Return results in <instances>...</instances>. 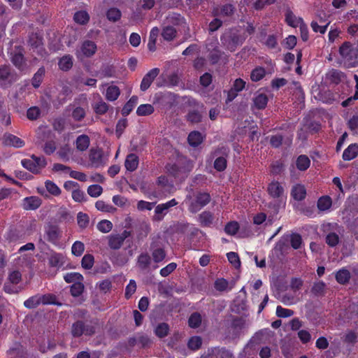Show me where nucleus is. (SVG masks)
<instances>
[{
    "instance_id": "nucleus-45",
    "label": "nucleus",
    "mask_w": 358,
    "mask_h": 358,
    "mask_svg": "<svg viewBox=\"0 0 358 358\" xmlns=\"http://www.w3.org/2000/svg\"><path fill=\"white\" fill-rule=\"evenodd\" d=\"M107 19L113 22H116L120 20L122 17L121 11L117 8H110L106 12Z\"/></svg>"
},
{
    "instance_id": "nucleus-14",
    "label": "nucleus",
    "mask_w": 358,
    "mask_h": 358,
    "mask_svg": "<svg viewBox=\"0 0 358 358\" xmlns=\"http://www.w3.org/2000/svg\"><path fill=\"white\" fill-rule=\"evenodd\" d=\"M97 46L94 41H84L80 47V52L85 57H92L96 52Z\"/></svg>"
},
{
    "instance_id": "nucleus-60",
    "label": "nucleus",
    "mask_w": 358,
    "mask_h": 358,
    "mask_svg": "<svg viewBox=\"0 0 358 358\" xmlns=\"http://www.w3.org/2000/svg\"><path fill=\"white\" fill-rule=\"evenodd\" d=\"M85 250V245L83 242L76 241L73 243L71 247V252L76 257H80L83 255Z\"/></svg>"
},
{
    "instance_id": "nucleus-1",
    "label": "nucleus",
    "mask_w": 358,
    "mask_h": 358,
    "mask_svg": "<svg viewBox=\"0 0 358 358\" xmlns=\"http://www.w3.org/2000/svg\"><path fill=\"white\" fill-rule=\"evenodd\" d=\"M98 327V320H77L71 326V334L74 338H79L83 335L92 336L96 333Z\"/></svg>"
},
{
    "instance_id": "nucleus-25",
    "label": "nucleus",
    "mask_w": 358,
    "mask_h": 358,
    "mask_svg": "<svg viewBox=\"0 0 358 358\" xmlns=\"http://www.w3.org/2000/svg\"><path fill=\"white\" fill-rule=\"evenodd\" d=\"M48 264L50 267L60 268L64 264V256L60 253L53 252L48 257Z\"/></svg>"
},
{
    "instance_id": "nucleus-33",
    "label": "nucleus",
    "mask_w": 358,
    "mask_h": 358,
    "mask_svg": "<svg viewBox=\"0 0 358 358\" xmlns=\"http://www.w3.org/2000/svg\"><path fill=\"white\" fill-rule=\"evenodd\" d=\"M332 205V199L329 196H322L319 198L317 206L319 210L325 211L329 210Z\"/></svg>"
},
{
    "instance_id": "nucleus-36",
    "label": "nucleus",
    "mask_w": 358,
    "mask_h": 358,
    "mask_svg": "<svg viewBox=\"0 0 358 358\" xmlns=\"http://www.w3.org/2000/svg\"><path fill=\"white\" fill-rule=\"evenodd\" d=\"M169 325L166 322H161L157 325L154 332L158 338H163L169 334Z\"/></svg>"
},
{
    "instance_id": "nucleus-9",
    "label": "nucleus",
    "mask_w": 358,
    "mask_h": 358,
    "mask_svg": "<svg viewBox=\"0 0 358 358\" xmlns=\"http://www.w3.org/2000/svg\"><path fill=\"white\" fill-rule=\"evenodd\" d=\"M160 70L159 68H153L150 70L143 78L140 85L141 90L146 91L151 85L155 78L159 75Z\"/></svg>"
},
{
    "instance_id": "nucleus-53",
    "label": "nucleus",
    "mask_w": 358,
    "mask_h": 358,
    "mask_svg": "<svg viewBox=\"0 0 358 358\" xmlns=\"http://www.w3.org/2000/svg\"><path fill=\"white\" fill-rule=\"evenodd\" d=\"M202 345V339L200 336H194L191 337L187 343V346L190 350H197Z\"/></svg>"
},
{
    "instance_id": "nucleus-13",
    "label": "nucleus",
    "mask_w": 358,
    "mask_h": 358,
    "mask_svg": "<svg viewBox=\"0 0 358 358\" xmlns=\"http://www.w3.org/2000/svg\"><path fill=\"white\" fill-rule=\"evenodd\" d=\"M45 235L48 242L57 245L60 238L61 233L57 226L49 225L45 230Z\"/></svg>"
},
{
    "instance_id": "nucleus-49",
    "label": "nucleus",
    "mask_w": 358,
    "mask_h": 358,
    "mask_svg": "<svg viewBox=\"0 0 358 358\" xmlns=\"http://www.w3.org/2000/svg\"><path fill=\"white\" fill-rule=\"evenodd\" d=\"M77 222L80 229H86L90 223L89 215L87 213L79 212L77 214Z\"/></svg>"
},
{
    "instance_id": "nucleus-5",
    "label": "nucleus",
    "mask_w": 358,
    "mask_h": 358,
    "mask_svg": "<svg viewBox=\"0 0 358 358\" xmlns=\"http://www.w3.org/2000/svg\"><path fill=\"white\" fill-rule=\"evenodd\" d=\"M210 195L207 192H199L194 201H192L189 206V210L192 213H196L202 208L208 204L210 201Z\"/></svg>"
},
{
    "instance_id": "nucleus-32",
    "label": "nucleus",
    "mask_w": 358,
    "mask_h": 358,
    "mask_svg": "<svg viewBox=\"0 0 358 358\" xmlns=\"http://www.w3.org/2000/svg\"><path fill=\"white\" fill-rule=\"evenodd\" d=\"M224 54V52H222L218 47H215L210 51L208 55V59L212 65H215L220 62Z\"/></svg>"
},
{
    "instance_id": "nucleus-47",
    "label": "nucleus",
    "mask_w": 358,
    "mask_h": 358,
    "mask_svg": "<svg viewBox=\"0 0 358 358\" xmlns=\"http://www.w3.org/2000/svg\"><path fill=\"white\" fill-rule=\"evenodd\" d=\"M240 228L239 224L236 221H231L226 224L224 227V232L231 236H234L237 234Z\"/></svg>"
},
{
    "instance_id": "nucleus-4",
    "label": "nucleus",
    "mask_w": 358,
    "mask_h": 358,
    "mask_svg": "<svg viewBox=\"0 0 358 358\" xmlns=\"http://www.w3.org/2000/svg\"><path fill=\"white\" fill-rule=\"evenodd\" d=\"M17 80V76L11 71L9 66H0V87L6 89L10 87Z\"/></svg>"
},
{
    "instance_id": "nucleus-2",
    "label": "nucleus",
    "mask_w": 358,
    "mask_h": 358,
    "mask_svg": "<svg viewBox=\"0 0 358 358\" xmlns=\"http://www.w3.org/2000/svg\"><path fill=\"white\" fill-rule=\"evenodd\" d=\"M193 167V163L190 160L184 163H169L165 166L166 172L169 175L180 180H185L192 171Z\"/></svg>"
},
{
    "instance_id": "nucleus-40",
    "label": "nucleus",
    "mask_w": 358,
    "mask_h": 358,
    "mask_svg": "<svg viewBox=\"0 0 358 358\" xmlns=\"http://www.w3.org/2000/svg\"><path fill=\"white\" fill-rule=\"evenodd\" d=\"M244 326L245 320L242 317H236L232 320L231 323V328L235 335L239 334Z\"/></svg>"
},
{
    "instance_id": "nucleus-16",
    "label": "nucleus",
    "mask_w": 358,
    "mask_h": 358,
    "mask_svg": "<svg viewBox=\"0 0 358 358\" xmlns=\"http://www.w3.org/2000/svg\"><path fill=\"white\" fill-rule=\"evenodd\" d=\"M3 143L6 145L17 148H22L25 144L23 140L11 134H6L4 135Z\"/></svg>"
},
{
    "instance_id": "nucleus-57",
    "label": "nucleus",
    "mask_w": 358,
    "mask_h": 358,
    "mask_svg": "<svg viewBox=\"0 0 358 358\" xmlns=\"http://www.w3.org/2000/svg\"><path fill=\"white\" fill-rule=\"evenodd\" d=\"M94 257L91 254L85 255L81 260V266L85 269H90L94 266Z\"/></svg>"
},
{
    "instance_id": "nucleus-64",
    "label": "nucleus",
    "mask_w": 358,
    "mask_h": 358,
    "mask_svg": "<svg viewBox=\"0 0 358 358\" xmlns=\"http://www.w3.org/2000/svg\"><path fill=\"white\" fill-rule=\"evenodd\" d=\"M85 115V110L80 106H78L73 110L71 116L75 121H81L84 119Z\"/></svg>"
},
{
    "instance_id": "nucleus-6",
    "label": "nucleus",
    "mask_w": 358,
    "mask_h": 358,
    "mask_svg": "<svg viewBox=\"0 0 358 358\" xmlns=\"http://www.w3.org/2000/svg\"><path fill=\"white\" fill-rule=\"evenodd\" d=\"M341 56L346 61L352 62L357 58V52L351 43L344 42L339 48Z\"/></svg>"
},
{
    "instance_id": "nucleus-31",
    "label": "nucleus",
    "mask_w": 358,
    "mask_h": 358,
    "mask_svg": "<svg viewBox=\"0 0 358 358\" xmlns=\"http://www.w3.org/2000/svg\"><path fill=\"white\" fill-rule=\"evenodd\" d=\"M326 284L322 280L315 282L311 287V293L315 296H322L326 292Z\"/></svg>"
},
{
    "instance_id": "nucleus-12",
    "label": "nucleus",
    "mask_w": 358,
    "mask_h": 358,
    "mask_svg": "<svg viewBox=\"0 0 358 358\" xmlns=\"http://www.w3.org/2000/svg\"><path fill=\"white\" fill-rule=\"evenodd\" d=\"M267 192L271 197L279 199L284 194V187L278 181L273 180L268 184Z\"/></svg>"
},
{
    "instance_id": "nucleus-51",
    "label": "nucleus",
    "mask_w": 358,
    "mask_h": 358,
    "mask_svg": "<svg viewBox=\"0 0 358 358\" xmlns=\"http://www.w3.org/2000/svg\"><path fill=\"white\" fill-rule=\"evenodd\" d=\"M84 285L82 281L73 283L71 286L70 292L73 297L80 296L84 291Z\"/></svg>"
},
{
    "instance_id": "nucleus-44",
    "label": "nucleus",
    "mask_w": 358,
    "mask_h": 358,
    "mask_svg": "<svg viewBox=\"0 0 358 358\" xmlns=\"http://www.w3.org/2000/svg\"><path fill=\"white\" fill-rule=\"evenodd\" d=\"M285 21L288 25L296 27L299 23L303 22L302 18H297L292 11H287L285 14Z\"/></svg>"
},
{
    "instance_id": "nucleus-23",
    "label": "nucleus",
    "mask_w": 358,
    "mask_h": 358,
    "mask_svg": "<svg viewBox=\"0 0 358 358\" xmlns=\"http://www.w3.org/2000/svg\"><path fill=\"white\" fill-rule=\"evenodd\" d=\"M268 98L264 93H259L253 98L255 107L258 110L264 109L268 103Z\"/></svg>"
},
{
    "instance_id": "nucleus-26",
    "label": "nucleus",
    "mask_w": 358,
    "mask_h": 358,
    "mask_svg": "<svg viewBox=\"0 0 358 358\" xmlns=\"http://www.w3.org/2000/svg\"><path fill=\"white\" fill-rule=\"evenodd\" d=\"M296 167L300 171H306L310 166V160L306 155H299L296 159Z\"/></svg>"
},
{
    "instance_id": "nucleus-21",
    "label": "nucleus",
    "mask_w": 358,
    "mask_h": 358,
    "mask_svg": "<svg viewBox=\"0 0 358 358\" xmlns=\"http://www.w3.org/2000/svg\"><path fill=\"white\" fill-rule=\"evenodd\" d=\"M151 262L152 259L147 252L141 253L137 258V266L141 271L148 270Z\"/></svg>"
},
{
    "instance_id": "nucleus-41",
    "label": "nucleus",
    "mask_w": 358,
    "mask_h": 358,
    "mask_svg": "<svg viewBox=\"0 0 358 358\" xmlns=\"http://www.w3.org/2000/svg\"><path fill=\"white\" fill-rule=\"evenodd\" d=\"M202 322V317L199 313L194 312L188 318V325L192 329L198 328Z\"/></svg>"
},
{
    "instance_id": "nucleus-62",
    "label": "nucleus",
    "mask_w": 358,
    "mask_h": 358,
    "mask_svg": "<svg viewBox=\"0 0 358 358\" xmlns=\"http://www.w3.org/2000/svg\"><path fill=\"white\" fill-rule=\"evenodd\" d=\"M101 76L104 78L114 77L115 74V70L113 65H103L101 71Z\"/></svg>"
},
{
    "instance_id": "nucleus-54",
    "label": "nucleus",
    "mask_w": 358,
    "mask_h": 358,
    "mask_svg": "<svg viewBox=\"0 0 358 358\" xmlns=\"http://www.w3.org/2000/svg\"><path fill=\"white\" fill-rule=\"evenodd\" d=\"M96 208L101 212L104 213H111L115 210L113 206L106 203L105 201L102 200H99L95 203Z\"/></svg>"
},
{
    "instance_id": "nucleus-19",
    "label": "nucleus",
    "mask_w": 358,
    "mask_h": 358,
    "mask_svg": "<svg viewBox=\"0 0 358 358\" xmlns=\"http://www.w3.org/2000/svg\"><path fill=\"white\" fill-rule=\"evenodd\" d=\"M90 161L92 166L98 167L102 164L103 152L101 149L92 148L89 155Z\"/></svg>"
},
{
    "instance_id": "nucleus-52",
    "label": "nucleus",
    "mask_w": 358,
    "mask_h": 358,
    "mask_svg": "<svg viewBox=\"0 0 358 358\" xmlns=\"http://www.w3.org/2000/svg\"><path fill=\"white\" fill-rule=\"evenodd\" d=\"M326 243L331 248L336 246L340 241L339 236L335 232H329L325 238Z\"/></svg>"
},
{
    "instance_id": "nucleus-58",
    "label": "nucleus",
    "mask_w": 358,
    "mask_h": 358,
    "mask_svg": "<svg viewBox=\"0 0 358 358\" xmlns=\"http://www.w3.org/2000/svg\"><path fill=\"white\" fill-rule=\"evenodd\" d=\"M97 229L102 233H108L113 229V223L108 220H103L98 222Z\"/></svg>"
},
{
    "instance_id": "nucleus-56",
    "label": "nucleus",
    "mask_w": 358,
    "mask_h": 358,
    "mask_svg": "<svg viewBox=\"0 0 358 358\" xmlns=\"http://www.w3.org/2000/svg\"><path fill=\"white\" fill-rule=\"evenodd\" d=\"M166 255L165 250L162 248H156L152 252V257L155 263L162 262L165 259Z\"/></svg>"
},
{
    "instance_id": "nucleus-38",
    "label": "nucleus",
    "mask_w": 358,
    "mask_h": 358,
    "mask_svg": "<svg viewBox=\"0 0 358 358\" xmlns=\"http://www.w3.org/2000/svg\"><path fill=\"white\" fill-rule=\"evenodd\" d=\"M45 70L44 66L40 67L38 71L34 73L32 79H31V85L34 88H38L40 87L43 76L45 75Z\"/></svg>"
},
{
    "instance_id": "nucleus-46",
    "label": "nucleus",
    "mask_w": 358,
    "mask_h": 358,
    "mask_svg": "<svg viewBox=\"0 0 358 358\" xmlns=\"http://www.w3.org/2000/svg\"><path fill=\"white\" fill-rule=\"evenodd\" d=\"M153 185V183H144L141 186V189L142 192H143L144 194H145L147 197L149 199L156 198L158 196V193L152 189Z\"/></svg>"
},
{
    "instance_id": "nucleus-29",
    "label": "nucleus",
    "mask_w": 358,
    "mask_h": 358,
    "mask_svg": "<svg viewBox=\"0 0 358 358\" xmlns=\"http://www.w3.org/2000/svg\"><path fill=\"white\" fill-rule=\"evenodd\" d=\"M199 220L202 227H210L214 220L213 214L210 211H203L199 215Z\"/></svg>"
},
{
    "instance_id": "nucleus-43",
    "label": "nucleus",
    "mask_w": 358,
    "mask_h": 358,
    "mask_svg": "<svg viewBox=\"0 0 358 358\" xmlns=\"http://www.w3.org/2000/svg\"><path fill=\"white\" fill-rule=\"evenodd\" d=\"M41 303L40 294H36L24 301V306L28 309H33Z\"/></svg>"
},
{
    "instance_id": "nucleus-48",
    "label": "nucleus",
    "mask_w": 358,
    "mask_h": 358,
    "mask_svg": "<svg viewBox=\"0 0 358 358\" xmlns=\"http://www.w3.org/2000/svg\"><path fill=\"white\" fill-rule=\"evenodd\" d=\"M154 107L151 104H141L136 110V114L138 116L150 115L154 112Z\"/></svg>"
},
{
    "instance_id": "nucleus-61",
    "label": "nucleus",
    "mask_w": 358,
    "mask_h": 358,
    "mask_svg": "<svg viewBox=\"0 0 358 358\" xmlns=\"http://www.w3.org/2000/svg\"><path fill=\"white\" fill-rule=\"evenodd\" d=\"M227 165V161L226 158L224 157H219L215 159L213 164V167L216 171L222 172L226 169Z\"/></svg>"
},
{
    "instance_id": "nucleus-35",
    "label": "nucleus",
    "mask_w": 358,
    "mask_h": 358,
    "mask_svg": "<svg viewBox=\"0 0 358 358\" xmlns=\"http://www.w3.org/2000/svg\"><path fill=\"white\" fill-rule=\"evenodd\" d=\"M138 103V96H132L129 100L124 104L122 109V115L123 116H127L133 110L134 108Z\"/></svg>"
},
{
    "instance_id": "nucleus-30",
    "label": "nucleus",
    "mask_w": 358,
    "mask_h": 358,
    "mask_svg": "<svg viewBox=\"0 0 358 358\" xmlns=\"http://www.w3.org/2000/svg\"><path fill=\"white\" fill-rule=\"evenodd\" d=\"M350 277L351 275L350 271L345 268L338 270L335 275L336 280L341 285L347 284L349 282Z\"/></svg>"
},
{
    "instance_id": "nucleus-15",
    "label": "nucleus",
    "mask_w": 358,
    "mask_h": 358,
    "mask_svg": "<svg viewBox=\"0 0 358 358\" xmlns=\"http://www.w3.org/2000/svg\"><path fill=\"white\" fill-rule=\"evenodd\" d=\"M41 205V199L38 196H29L23 199V208L27 210H36Z\"/></svg>"
},
{
    "instance_id": "nucleus-59",
    "label": "nucleus",
    "mask_w": 358,
    "mask_h": 358,
    "mask_svg": "<svg viewBox=\"0 0 358 358\" xmlns=\"http://www.w3.org/2000/svg\"><path fill=\"white\" fill-rule=\"evenodd\" d=\"M290 244L293 249H299L302 245L301 236L297 233H292L290 235Z\"/></svg>"
},
{
    "instance_id": "nucleus-11",
    "label": "nucleus",
    "mask_w": 358,
    "mask_h": 358,
    "mask_svg": "<svg viewBox=\"0 0 358 358\" xmlns=\"http://www.w3.org/2000/svg\"><path fill=\"white\" fill-rule=\"evenodd\" d=\"M11 62L20 71H25L27 66L23 53L21 50L14 52L11 54Z\"/></svg>"
},
{
    "instance_id": "nucleus-28",
    "label": "nucleus",
    "mask_w": 358,
    "mask_h": 358,
    "mask_svg": "<svg viewBox=\"0 0 358 358\" xmlns=\"http://www.w3.org/2000/svg\"><path fill=\"white\" fill-rule=\"evenodd\" d=\"M90 140L87 135L82 134L77 137L76 141V148L81 152L85 151L90 146Z\"/></svg>"
},
{
    "instance_id": "nucleus-37",
    "label": "nucleus",
    "mask_w": 358,
    "mask_h": 358,
    "mask_svg": "<svg viewBox=\"0 0 358 358\" xmlns=\"http://www.w3.org/2000/svg\"><path fill=\"white\" fill-rule=\"evenodd\" d=\"M124 242L122 239L120 238V234H111L108 236V246L110 249L113 250H119Z\"/></svg>"
},
{
    "instance_id": "nucleus-50",
    "label": "nucleus",
    "mask_w": 358,
    "mask_h": 358,
    "mask_svg": "<svg viewBox=\"0 0 358 358\" xmlns=\"http://www.w3.org/2000/svg\"><path fill=\"white\" fill-rule=\"evenodd\" d=\"M64 279L67 283H76L83 280V276L78 272L67 273L64 275Z\"/></svg>"
},
{
    "instance_id": "nucleus-7",
    "label": "nucleus",
    "mask_w": 358,
    "mask_h": 358,
    "mask_svg": "<svg viewBox=\"0 0 358 358\" xmlns=\"http://www.w3.org/2000/svg\"><path fill=\"white\" fill-rule=\"evenodd\" d=\"M178 201L175 199H172L169 201L158 204L155 209V216L154 220L157 221H161L164 218V215L166 214L168 210L173 206H176L178 204Z\"/></svg>"
},
{
    "instance_id": "nucleus-24",
    "label": "nucleus",
    "mask_w": 358,
    "mask_h": 358,
    "mask_svg": "<svg viewBox=\"0 0 358 358\" xmlns=\"http://www.w3.org/2000/svg\"><path fill=\"white\" fill-rule=\"evenodd\" d=\"M203 141V136L201 132L198 131H191L187 137V142L192 147H197Z\"/></svg>"
},
{
    "instance_id": "nucleus-10",
    "label": "nucleus",
    "mask_w": 358,
    "mask_h": 358,
    "mask_svg": "<svg viewBox=\"0 0 358 358\" xmlns=\"http://www.w3.org/2000/svg\"><path fill=\"white\" fill-rule=\"evenodd\" d=\"M167 25H171L175 27H186L187 22L185 18L177 13H169L166 17Z\"/></svg>"
},
{
    "instance_id": "nucleus-34",
    "label": "nucleus",
    "mask_w": 358,
    "mask_h": 358,
    "mask_svg": "<svg viewBox=\"0 0 358 358\" xmlns=\"http://www.w3.org/2000/svg\"><path fill=\"white\" fill-rule=\"evenodd\" d=\"M120 94V90L116 85H110L106 89V99L109 101L117 100Z\"/></svg>"
},
{
    "instance_id": "nucleus-39",
    "label": "nucleus",
    "mask_w": 358,
    "mask_h": 358,
    "mask_svg": "<svg viewBox=\"0 0 358 358\" xmlns=\"http://www.w3.org/2000/svg\"><path fill=\"white\" fill-rule=\"evenodd\" d=\"M90 15L85 10H79L75 13L73 15L74 21L82 25L87 24L90 21Z\"/></svg>"
},
{
    "instance_id": "nucleus-55",
    "label": "nucleus",
    "mask_w": 358,
    "mask_h": 358,
    "mask_svg": "<svg viewBox=\"0 0 358 358\" xmlns=\"http://www.w3.org/2000/svg\"><path fill=\"white\" fill-rule=\"evenodd\" d=\"M45 186L47 191L54 196H59L61 194V189L59 187L51 180H46L45 182Z\"/></svg>"
},
{
    "instance_id": "nucleus-8",
    "label": "nucleus",
    "mask_w": 358,
    "mask_h": 358,
    "mask_svg": "<svg viewBox=\"0 0 358 358\" xmlns=\"http://www.w3.org/2000/svg\"><path fill=\"white\" fill-rule=\"evenodd\" d=\"M325 79L330 84L337 85L346 80V75L338 69H331L326 73Z\"/></svg>"
},
{
    "instance_id": "nucleus-63",
    "label": "nucleus",
    "mask_w": 358,
    "mask_h": 358,
    "mask_svg": "<svg viewBox=\"0 0 358 358\" xmlns=\"http://www.w3.org/2000/svg\"><path fill=\"white\" fill-rule=\"evenodd\" d=\"M103 192V188L99 185H91L87 188L88 194L94 198L99 196Z\"/></svg>"
},
{
    "instance_id": "nucleus-18",
    "label": "nucleus",
    "mask_w": 358,
    "mask_h": 358,
    "mask_svg": "<svg viewBox=\"0 0 358 358\" xmlns=\"http://www.w3.org/2000/svg\"><path fill=\"white\" fill-rule=\"evenodd\" d=\"M138 157L134 153H130L126 157L124 166L127 171L133 172L138 168Z\"/></svg>"
},
{
    "instance_id": "nucleus-22",
    "label": "nucleus",
    "mask_w": 358,
    "mask_h": 358,
    "mask_svg": "<svg viewBox=\"0 0 358 358\" xmlns=\"http://www.w3.org/2000/svg\"><path fill=\"white\" fill-rule=\"evenodd\" d=\"M291 196L296 201L303 200L306 196V189L303 185L297 184L293 186L291 191Z\"/></svg>"
},
{
    "instance_id": "nucleus-17",
    "label": "nucleus",
    "mask_w": 358,
    "mask_h": 358,
    "mask_svg": "<svg viewBox=\"0 0 358 358\" xmlns=\"http://www.w3.org/2000/svg\"><path fill=\"white\" fill-rule=\"evenodd\" d=\"M358 155V144L352 143L343 151L342 158L344 161H350Z\"/></svg>"
},
{
    "instance_id": "nucleus-20",
    "label": "nucleus",
    "mask_w": 358,
    "mask_h": 358,
    "mask_svg": "<svg viewBox=\"0 0 358 358\" xmlns=\"http://www.w3.org/2000/svg\"><path fill=\"white\" fill-rule=\"evenodd\" d=\"M177 33L176 28L171 25H165L162 28L161 35L164 41L170 42L176 38Z\"/></svg>"
},
{
    "instance_id": "nucleus-27",
    "label": "nucleus",
    "mask_w": 358,
    "mask_h": 358,
    "mask_svg": "<svg viewBox=\"0 0 358 358\" xmlns=\"http://www.w3.org/2000/svg\"><path fill=\"white\" fill-rule=\"evenodd\" d=\"M73 59L70 55H66L63 56L58 62V66L59 69L63 71H69L73 66Z\"/></svg>"
},
{
    "instance_id": "nucleus-42",
    "label": "nucleus",
    "mask_w": 358,
    "mask_h": 358,
    "mask_svg": "<svg viewBox=\"0 0 358 358\" xmlns=\"http://www.w3.org/2000/svg\"><path fill=\"white\" fill-rule=\"evenodd\" d=\"M266 76V71L264 68L258 66L255 68L250 73V79L253 82H258L263 79Z\"/></svg>"
},
{
    "instance_id": "nucleus-3",
    "label": "nucleus",
    "mask_w": 358,
    "mask_h": 358,
    "mask_svg": "<svg viewBox=\"0 0 358 358\" xmlns=\"http://www.w3.org/2000/svg\"><path fill=\"white\" fill-rule=\"evenodd\" d=\"M220 40L222 43L226 48L234 52L236 48L243 43V39L241 36L236 32H226L221 37Z\"/></svg>"
}]
</instances>
